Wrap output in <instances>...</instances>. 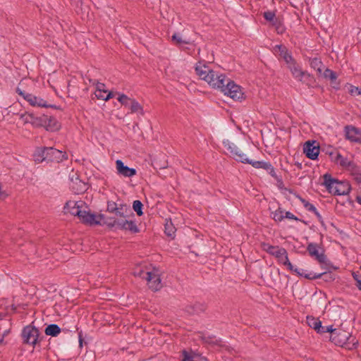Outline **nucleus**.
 Listing matches in <instances>:
<instances>
[{
  "label": "nucleus",
  "instance_id": "nucleus-48",
  "mask_svg": "<svg viewBox=\"0 0 361 361\" xmlns=\"http://www.w3.org/2000/svg\"><path fill=\"white\" fill-rule=\"evenodd\" d=\"M352 276L354 279V280L356 281V286L357 288L361 290V276L359 274L358 272L353 271L352 273Z\"/></svg>",
  "mask_w": 361,
  "mask_h": 361
},
{
  "label": "nucleus",
  "instance_id": "nucleus-42",
  "mask_svg": "<svg viewBox=\"0 0 361 361\" xmlns=\"http://www.w3.org/2000/svg\"><path fill=\"white\" fill-rule=\"evenodd\" d=\"M172 40L176 44H189L190 42L186 39H183L179 35V34L174 33L172 37Z\"/></svg>",
  "mask_w": 361,
  "mask_h": 361
},
{
  "label": "nucleus",
  "instance_id": "nucleus-34",
  "mask_svg": "<svg viewBox=\"0 0 361 361\" xmlns=\"http://www.w3.org/2000/svg\"><path fill=\"white\" fill-rule=\"evenodd\" d=\"M176 229L175 226L173 225L172 222L166 221L165 224V233L170 237H173L175 235Z\"/></svg>",
  "mask_w": 361,
  "mask_h": 361
},
{
  "label": "nucleus",
  "instance_id": "nucleus-10",
  "mask_svg": "<svg viewBox=\"0 0 361 361\" xmlns=\"http://www.w3.org/2000/svg\"><path fill=\"white\" fill-rule=\"evenodd\" d=\"M351 338L349 333L345 331L338 329L336 332L333 333V336H331V341L337 345L343 346L347 343H350L348 341Z\"/></svg>",
  "mask_w": 361,
  "mask_h": 361
},
{
  "label": "nucleus",
  "instance_id": "nucleus-24",
  "mask_svg": "<svg viewBox=\"0 0 361 361\" xmlns=\"http://www.w3.org/2000/svg\"><path fill=\"white\" fill-rule=\"evenodd\" d=\"M281 263L285 265L286 267H287V268L293 271V272H295V274H297L299 276H304V275H305L306 274H304L303 271H300L297 268H295L293 264L290 262L289 259H288V255L287 256H285V258L281 262Z\"/></svg>",
  "mask_w": 361,
  "mask_h": 361
},
{
  "label": "nucleus",
  "instance_id": "nucleus-21",
  "mask_svg": "<svg viewBox=\"0 0 361 361\" xmlns=\"http://www.w3.org/2000/svg\"><path fill=\"white\" fill-rule=\"evenodd\" d=\"M310 66L317 71V73L321 75L322 74V71L324 68V66L322 61L318 58H313L310 59Z\"/></svg>",
  "mask_w": 361,
  "mask_h": 361
},
{
  "label": "nucleus",
  "instance_id": "nucleus-25",
  "mask_svg": "<svg viewBox=\"0 0 361 361\" xmlns=\"http://www.w3.org/2000/svg\"><path fill=\"white\" fill-rule=\"evenodd\" d=\"M279 47V49H280L281 51V53H280V56L281 57H282L284 61H286V63H287V65H288L289 63H292L293 61H295L292 56L288 53L286 47H283L282 45H279V46H277Z\"/></svg>",
  "mask_w": 361,
  "mask_h": 361
},
{
  "label": "nucleus",
  "instance_id": "nucleus-28",
  "mask_svg": "<svg viewBox=\"0 0 361 361\" xmlns=\"http://www.w3.org/2000/svg\"><path fill=\"white\" fill-rule=\"evenodd\" d=\"M321 75L326 79H329L332 84L335 83L337 79L336 73L329 68H326Z\"/></svg>",
  "mask_w": 361,
  "mask_h": 361
},
{
  "label": "nucleus",
  "instance_id": "nucleus-56",
  "mask_svg": "<svg viewBox=\"0 0 361 361\" xmlns=\"http://www.w3.org/2000/svg\"><path fill=\"white\" fill-rule=\"evenodd\" d=\"M325 327L326 326H323L321 325V327H319V330H317V333H326V331H325Z\"/></svg>",
  "mask_w": 361,
  "mask_h": 361
},
{
  "label": "nucleus",
  "instance_id": "nucleus-20",
  "mask_svg": "<svg viewBox=\"0 0 361 361\" xmlns=\"http://www.w3.org/2000/svg\"><path fill=\"white\" fill-rule=\"evenodd\" d=\"M29 104L33 106H39V107H51V108H56L55 105L47 104V102L40 97H37L32 94V99L30 101Z\"/></svg>",
  "mask_w": 361,
  "mask_h": 361
},
{
  "label": "nucleus",
  "instance_id": "nucleus-51",
  "mask_svg": "<svg viewBox=\"0 0 361 361\" xmlns=\"http://www.w3.org/2000/svg\"><path fill=\"white\" fill-rule=\"evenodd\" d=\"M96 85V92H104V94L107 93V91L104 89L105 87V85L104 83L97 82Z\"/></svg>",
  "mask_w": 361,
  "mask_h": 361
},
{
  "label": "nucleus",
  "instance_id": "nucleus-2",
  "mask_svg": "<svg viewBox=\"0 0 361 361\" xmlns=\"http://www.w3.org/2000/svg\"><path fill=\"white\" fill-rule=\"evenodd\" d=\"M195 72L200 79L206 81L214 88H216V86L221 84L220 81L224 80V74H218L206 64L202 63L200 61L198 62L195 66Z\"/></svg>",
  "mask_w": 361,
  "mask_h": 361
},
{
  "label": "nucleus",
  "instance_id": "nucleus-27",
  "mask_svg": "<svg viewBox=\"0 0 361 361\" xmlns=\"http://www.w3.org/2000/svg\"><path fill=\"white\" fill-rule=\"evenodd\" d=\"M129 106L131 113L139 112L141 115L144 114L142 106L134 99L131 100Z\"/></svg>",
  "mask_w": 361,
  "mask_h": 361
},
{
  "label": "nucleus",
  "instance_id": "nucleus-29",
  "mask_svg": "<svg viewBox=\"0 0 361 361\" xmlns=\"http://www.w3.org/2000/svg\"><path fill=\"white\" fill-rule=\"evenodd\" d=\"M307 322L311 328L314 329V330H319V327H321V321L319 320V319H316L313 317H307Z\"/></svg>",
  "mask_w": 361,
  "mask_h": 361
},
{
  "label": "nucleus",
  "instance_id": "nucleus-7",
  "mask_svg": "<svg viewBox=\"0 0 361 361\" xmlns=\"http://www.w3.org/2000/svg\"><path fill=\"white\" fill-rule=\"evenodd\" d=\"M261 247L263 250L268 252L269 255L274 256L277 258L278 261L281 263L284 259L285 256L288 255L286 250L283 247L271 245L269 243H262Z\"/></svg>",
  "mask_w": 361,
  "mask_h": 361
},
{
  "label": "nucleus",
  "instance_id": "nucleus-23",
  "mask_svg": "<svg viewBox=\"0 0 361 361\" xmlns=\"http://www.w3.org/2000/svg\"><path fill=\"white\" fill-rule=\"evenodd\" d=\"M44 333L47 336H56L61 333V329L57 324H49L45 328Z\"/></svg>",
  "mask_w": 361,
  "mask_h": 361
},
{
  "label": "nucleus",
  "instance_id": "nucleus-46",
  "mask_svg": "<svg viewBox=\"0 0 361 361\" xmlns=\"http://www.w3.org/2000/svg\"><path fill=\"white\" fill-rule=\"evenodd\" d=\"M119 204L113 201L107 202V212L110 213H114V212L118 210V207Z\"/></svg>",
  "mask_w": 361,
  "mask_h": 361
},
{
  "label": "nucleus",
  "instance_id": "nucleus-60",
  "mask_svg": "<svg viewBox=\"0 0 361 361\" xmlns=\"http://www.w3.org/2000/svg\"><path fill=\"white\" fill-rule=\"evenodd\" d=\"M355 92L357 94H361V88L355 87Z\"/></svg>",
  "mask_w": 361,
  "mask_h": 361
},
{
  "label": "nucleus",
  "instance_id": "nucleus-64",
  "mask_svg": "<svg viewBox=\"0 0 361 361\" xmlns=\"http://www.w3.org/2000/svg\"><path fill=\"white\" fill-rule=\"evenodd\" d=\"M355 87H355L352 88V90H351V92H352V93H353V92H355Z\"/></svg>",
  "mask_w": 361,
  "mask_h": 361
},
{
  "label": "nucleus",
  "instance_id": "nucleus-31",
  "mask_svg": "<svg viewBox=\"0 0 361 361\" xmlns=\"http://www.w3.org/2000/svg\"><path fill=\"white\" fill-rule=\"evenodd\" d=\"M350 170L351 171V174L353 176L354 180L357 183H361V170L360 168L354 164Z\"/></svg>",
  "mask_w": 361,
  "mask_h": 361
},
{
  "label": "nucleus",
  "instance_id": "nucleus-4",
  "mask_svg": "<svg viewBox=\"0 0 361 361\" xmlns=\"http://www.w3.org/2000/svg\"><path fill=\"white\" fill-rule=\"evenodd\" d=\"M68 155L66 152L54 147H44L37 149L35 154V160L37 161H56L57 163L67 159Z\"/></svg>",
  "mask_w": 361,
  "mask_h": 361
},
{
  "label": "nucleus",
  "instance_id": "nucleus-52",
  "mask_svg": "<svg viewBox=\"0 0 361 361\" xmlns=\"http://www.w3.org/2000/svg\"><path fill=\"white\" fill-rule=\"evenodd\" d=\"M285 218L291 219V220H295V221H300V219H299L296 216H295L293 214H292L290 212H285L284 219Z\"/></svg>",
  "mask_w": 361,
  "mask_h": 361
},
{
  "label": "nucleus",
  "instance_id": "nucleus-37",
  "mask_svg": "<svg viewBox=\"0 0 361 361\" xmlns=\"http://www.w3.org/2000/svg\"><path fill=\"white\" fill-rule=\"evenodd\" d=\"M142 207L143 204L140 200H135L133 203V208L139 216L143 214Z\"/></svg>",
  "mask_w": 361,
  "mask_h": 361
},
{
  "label": "nucleus",
  "instance_id": "nucleus-8",
  "mask_svg": "<svg viewBox=\"0 0 361 361\" xmlns=\"http://www.w3.org/2000/svg\"><path fill=\"white\" fill-rule=\"evenodd\" d=\"M78 218L82 223L88 225H100L102 219H104V214L95 215L94 214L90 213V211L82 210L81 214L79 215Z\"/></svg>",
  "mask_w": 361,
  "mask_h": 361
},
{
  "label": "nucleus",
  "instance_id": "nucleus-26",
  "mask_svg": "<svg viewBox=\"0 0 361 361\" xmlns=\"http://www.w3.org/2000/svg\"><path fill=\"white\" fill-rule=\"evenodd\" d=\"M271 25L275 27V30L278 34H283L285 32V27L283 26L282 19L277 17Z\"/></svg>",
  "mask_w": 361,
  "mask_h": 361
},
{
  "label": "nucleus",
  "instance_id": "nucleus-18",
  "mask_svg": "<svg viewBox=\"0 0 361 361\" xmlns=\"http://www.w3.org/2000/svg\"><path fill=\"white\" fill-rule=\"evenodd\" d=\"M115 216L118 219H126L129 216L130 214H132V212L130 207L126 204H120L118 207V210L114 212Z\"/></svg>",
  "mask_w": 361,
  "mask_h": 361
},
{
  "label": "nucleus",
  "instance_id": "nucleus-40",
  "mask_svg": "<svg viewBox=\"0 0 361 361\" xmlns=\"http://www.w3.org/2000/svg\"><path fill=\"white\" fill-rule=\"evenodd\" d=\"M117 99L122 105L128 106L130 105V103L133 99L129 98L124 94H121L119 95Z\"/></svg>",
  "mask_w": 361,
  "mask_h": 361
},
{
  "label": "nucleus",
  "instance_id": "nucleus-9",
  "mask_svg": "<svg viewBox=\"0 0 361 361\" xmlns=\"http://www.w3.org/2000/svg\"><path fill=\"white\" fill-rule=\"evenodd\" d=\"M84 207H86V205L83 201L75 202L69 200L66 203L63 210L65 214L70 213L71 214L78 217L79 215L81 214L82 209Z\"/></svg>",
  "mask_w": 361,
  "mask_h": 361
},
{
  "label": "nucleus",
  "instance_id": "nucleus-57",
  "mask_svg": "<svg viewBox=\"0 0 361 361\" xmlns=\"http://www.w3.org/2000/svg\"><path fill=\"white\" fill-rule=\"evenodd\" d=\"M314 214L317 216L318 220L322 223V216L320 215V214L317 211Z\"/></svg>",
  "mask_w": 361,
  "mask_h": 361
},
{
  "label": "nucleus",
  "instance_id": "nucleus-61",
  "mask_svg": "<svg viewBox=\"0 0 361 361\" xmlns=\"http://www.w3.org/2000/svg\"><path fill=\"white\" fill-rule=\"evenodd\" d=\"M82 341H83V339H82V338L81 335L80 334V335H79V342H80V346H82Z\"/></svg>",
  "mask_w": 361,
  "mask_h": 361
},
{
  "label": "nucleus",
  "instance_id": "nucleus-38",
  "mask_svg": "<svg viewBox=\"0 0 361 361\" xmlns=\"http://www.w3.org/2000/svg\"><path fill=\"white\" fill-rule=\"evenodd\" d=\"M133 274L135 276H137L145 280H147V277H150V271H145L141 269L135 270L133 272Z\"/></svg>",
  "mask_w": 361,
  "mask_h": 361
},
{
  "label": "nucleus",
  "instance_id": "nucleus-55",
  "mask_svg": "<svg viewBox=\"0 0 361 361\" xmlns=\"http://www.w3.org/2000/svg\"><path fill=\"white\" fill-rule=\"evenodd\" d=\"M268 171H269V174H270L272 177H274V178H276V177H277L276 173V172H275V171H274V167L272 166V165H271V166H269V170H268Z\"/></svg>",
  "mask_w": 361,
  "mask_h": 361
},
{
  "label": "nucleus",
  "instance_id": "nucleus-32",
  "mask_svg": "<svg viewBox=\"0 0 361 361\" xmlns=\"http://www.w3.org/2000/svg\"><path fill=\"white\" fill-rule=\"evenodd\" d=\"M284 212L279 207L275 212H271V217L275 221H282L284 219Z\"/></svg>",
  "mask_w": 361,
  "mask_h": 361
},
{
  "label": "nucleus",
  "instance_id": "nucleus-19",
  "mask_svg": "<svg viewBox=\"0 0 361 361\" xmlns=\"http://www.w3.org/2000/svg\"><path fill=\"white\" fill-rule=\"evenodd\" d=\"M44 128L48 131L54 132L59 130L61 125L54 117L47 116Z\"/></svg>",
  "mask_w": 361,
  "mask_h": 361
},
{
  "label": "nucleus",
  "instance_id": "nucleus-12",
  "mask_svg": "<svg viewBox=\"0 0 361 361\" xmlns=\"http://www.w3.org/2000/svg\"><path fill=\"white\" fill-rule=\"evenodd\" d=\"M345 133L346 139L351 142L361 143V131L352 126L345 127Z\"/></svg>",
  "mask_w": 361,
  "mask_h": 361
},
{
  "label": "nucleus",
  "instance_id": "nucleus-5",
  "mask_svg": "<svg viewBox=\"0 0 361 361\" xmlns=\"http://www.w3.org/2000/svg\"><path fill=\"white\" fill-rule=\"evenodd\" d=\"M220 82L221 84L216 86V88L219 89L225 95H228L233 99L243 98V92L241 87L229 78H227L225 75L224 80H222Z\"/></svg>",
  "mask_w": 361,
  "mask_h": 361
},
{
  "label": "nucleus",
  "instance_id": "nucleus-44",
  "mask_svg": "<svg viewBox=\"0 0 361 361\" xmlns=\"http://www.w3.org/2000/svg\"><path fill=\"white\" fill-rule=\"evenodd\" d=\"M128 225V220L126 219H118L116 226L121 230H127V226Z\"/></svg>",
  "mask_w": 361,
  "mask_h": 361
},
{
  "label": "nucleus",
  "instance_id": "nucleus-14",
  "mask_svg": "<svg viewBox=\"0 0 361 361\" xmlns=\"http://www.w3.org/2000/svg\"><path fill=\"white\" fill-rule=\"evenodd\" d=\"M307 250L311 257H314L319 263H324L326 261V255L318 250V245L315 243H310L307 245Z\"/></svg>",
  "mask_w": 361,
  "mask_h": 361
},
{
  "label": "nucleus",
  "instance_id": "nucleus-13",
  "mask_svg": "<svg viewBox=\"0 0 361 361\" xmlns=\"http://www.w3.org/2000/svg\"><path fill=\"white\" fill-rule=\"evenodd\" d=\"M116 167L118 174L124 177H132L136 175V170L124 165V163L118 159L116 161Z\"/></svg>",
  "mask_w": 361,
  "mask_h": 361
},
{
  "label": "nucleus",
  "instance_id": "nucleus-22",
  "mask_svg": "<svg viewBox=\"0 0 361 361\" xmlns=\"http://www.w3.org/2000/svg\"><path fill=\"white\" fill-rule=\"evenodd\" d=\"M206 310V305L203 303L200 302H195L192 305L188 306L187 307V311L189 313H193V314H199L201 312H204Z\"/></svg>",
  "mask_w": 361,
  "mask_h": 361
},
{
  "label": "nucleus",
  "instance_id": "nucleus-47",
  "mask_svg": "<svg viewBox=\"0 0 361 361\" xmlns=\"http://www.w3.org/2000/svg\"><path fill=\"white\" fill-rule=\"evenodd\" d=\"M104 94H105L104 92H95V95L98 99H102L106 101L113 97V94L111 92L106 93V95Z\"/></svg>",
  "mask_w": 361,
  "mask_h": 361
},
{
  "label": "nucleus",
  "instance_id": "nucleus-33",
  "mask_svg": "<svg viewBox=\"0 0 361 361\" xmlns=\"http://www.w3.org/2000/svg\"><path fill=\"white\" fill-rule=\"evenodd\" d=\"M335 161L337 163H339L342 166H348L351 168L354 164L349 161L347 159L343 158L340 154H337L335 157Z\"/></svg>",
  "mask_w": 361,
  "mask_h": 361
},
{
  "label": "nucleus",
  "instance_id": "nucleus-1",
  "mask_svg": "<svg viewBox=\"0 0 361 361\" xmlns=\"http://www.w3.org/2000/svg\"><path fill=\"white\" fill-rule=\"evenodd\" d=\"M225 149L237 161L245 164H251L254 168L269 170L271 164L267 161H252L247 157V154L238 150L235 143L226 140L223 142Z\"/></svg>",
  "mask_w": 361,
  "mask_h": 361
},
{
  "label": "nucleus",
  "instance_id": "nucleus-17",
  "mask_svg": "<svg viewBox=\"0 0 361 361\" xmlns=\"http://www.w3.org/2000/svg\"><path fill=\"white\" fill-rule=\"evenodd\" d=\"M288 68L290 69L293 75L298 79L300 81H302V78L305 75L310 76V75L305 72L302 71L300 67L297 65L295 61L288 65Z\"/></svg>",
  "mask_w": 361,
  "mask_h": 361
},
{
  "label": "nucleus",
  "instance_id": "nucleus-49",
  "mask_svg": "<svg viewBox=\"0 0 361 361\" xmlns=\"http://www.w3.org/2000/svg\"><path fill=\"white\" fill-rule=\"evenodd\" d=\"M127 230L131 231L132 233H138L139 229L134 221H128V225L127 226Z\"/></svg>",
  "mask_w": 361,
  "mask_h": 361
},
{
  "label": "nucleus",
  "instance_id": "nucleus-41",
  "mask_svg": "<svg viewBox=\"0 0 361 361\" xmlns=\"http://www.w3.org/2000/svg\"><path fill=\"white\" fill-rule=\"evenodd\" d=\"M16 92L20 95L25 100H26L28 103L32 99V94L26 93L25 91L22 90L19 87H17L16 88Z\"/></svg>",
  "mask_w": 361,
  "mask_h": 361
},
{
  "label": "nucleus",
  "instance_id": "nucleus-53",
  "mask_svg": "<svg viewBox=\"0 0 361 361\" xmlns=\"http://www.w3.org/2000/svg\"><path fill=\"white\" fill-rule=\"evenodd\" d=\"M305 208L309 212H313L314 214L317 211L316 207L311 203H306Z\"/></svg>",
  "mask_w": 361,
  "mask_h": 361
},
{
  "label": "nucleus",
  "instance_id": "nucleus-50",
  "mask_svg": "<svg viewBox=\"0 0 361 361\" xmlns=\"http://www.w3.org/2000/svg\"><path fill=\"white\" fill-rule=\"evenodd\" d=\"M203 340L205 343L215 345H219L220 342V341L216 339L214 336L203 337Z\"/></svg>",
  "mask_w": 361,
  "mask_h": 361
},
{
  "label": "nucleus",
  "instance_id": "nucleus-63",
  "mask_svg": "<svg viewBox=\"0 0 361 361\" xmlns=\"http://www.w3.org/2000/svg\"><path fill=\"white\" fill-rule=\"evenodd\" d=\"M4 338H3L1 336V338H0V345H4Z\"/></svg>",
  "mask_w": 361,
  "mask_h": 361
},
{
  "label": "nucleus",
  "instance_id": "nucleus-39",
  "mask_svg": "<svg viewBox=\"0 0 361 361\" xmlns=\"http://www.w3.org/2000/svg\"><path fill=\"white\" fill-rule=\"evenodd\" d=\"M104 221V224H106L109 227H114L117 225L118 219L115 217H107L104 216V219H102Z\"/></svg>",
  "mask_w": 361,
  "mask_h": 361
},
{
  "label": "nucleus",
  "instance_id": "nucleus-36",
  "mask_svg": "<svg viewBox=\"0 0 361 361\" xmlns=\"http://www.w3.org/2000/svg\"><path fill=\"white\" fill-rule=\"evenodd\" d=\"M75 185H78V183L73 182L72 189L75 191L77 193H82L87 190L86 184L84 182L79 181L78 187H75Z\"/></svg>",
  "mask_w": 361,
  "mask_h": 361
},
{
  "label": "nucleus",
  "instance_id": "nucleus-62",
  "mask_svg": "<svg viewBox=\"0 0 361 361\" xmlns=\"http://www.w3.org/2000/svg\"><path fill=\"white\" fill-rule=\"evenodd\" d=\"M356 200H357V202L359 204H361V196H357V197H356Z\"/></svg>",
  "mask_w": 361,
  "mask_h": 361
},
{
  "label": "nucleus",
  "instance_id": "nucleus-16",
  "mask_svg": "<svg viewBox=\"0 0 361 361\" xmlns=\"http://www.w3.org/2000/svg\"><path fill=\"white\" fill-rule=\"evenodd\" d=\"M304 277L307 279H322L326 282H331L335 280V275L331 272H323L320 274H307Z\"/></svg>",
  "mask_w": 361,
  "mask_h": 361
},
{
  "label": "nucleus",
  "instance_id": "nucleus-43",
  "mask_svg": "<svg viewBox=\"0 0 361 361\" xmlns=\"http://www.w3.org/2000/svg\"><path fill=\"white\" fill-rule=\"evenodd\" d=\"M183 361H199L200 359L198 356L190 355L185 350H184L183 352Z\"/></svg>",
  "mask_w": 361,
  "mask_h": 361
},
{
  "label": "nucleus",
  "instance_id": "nucleus-58",
  "mask_svg": "<svg viewBox=\"0 0 361 361\" xmlns=\"http://www.w3.org/2000/svg\"><path fill=\"white\" fill-rule=\"evenodd\" d=\"M300 200L303 204V206L305 207L306 203H310L308 201L305 200V199L302 198L301 197H299Z\"/></svg>",
  "mask_w": 361,
  "mask_h": 361
},
{
  "label": "nucleus",
  "instance_id": "nucleus-35",
  "mask_svg": "<svg viewBox=\"0 0 361 361\" xmlns=\"http://www.w3.org/2000/svg\"><path fill=\"white\" fill-rule=\"evenodd\" d=\"M34 114L24 113L20 115V119L24 123H30L33 126L34 123Z\"/></svg>",
  "mask_w": 361,
  "mask_h": 361
},
{
  "label": "nucleus",
  "instance_id": "nucleus-6",
  "mask_svg": "<svg viewBox=\"0 0 361 361\" xmlns=\"http://www.w3.org/2000/svg\"><path fill=\"white\" fill-rule=\"evenodd\" d=\"M39 336V330L31 324L25 326L21 334L23 343L32 345V346H35L38 343Z\"/></svg>",
  "mask_w": 361,
  "mask_h": 361
},
{
  "label": "nucleus",
  "instance_id": "nucleus-11",
  "mask_svg": "<svg viewBox=\"0 0 361 361\" xmlns=\"http://www.w3.org/2000/svg\"><path fill=\"white\" fill-rule=\"evenodd\" d=\"M315 142L307 141L305 143L303 151L306 157L310 159L315 160L317 159L319 153V147L314 145Z\"/></svg>",
  "mask_w": 361,
  "mask_h": 361
},
{
  "label": "nucleus",
  "instance_id": "nucleus-3",
  "mask_svg": "<svg viewBox=\"0 0 361 361\" xmlns=\"http://www.w3.org/2000/svg\"><path fill=\"white\" fill-rule=\"evenodd\" d=\"M323 185L326 190L334 195H345L350 193L351 188L347 181H339L329 173L323 176Z\"/></svg>",
  "mask_w": 361,
  "mask_h": 361
},
{
  "label": "nucleus",
  "instance_id": "nucleus-15",
  "mask_svg": "<svg viewBox=\"0 0 361 361\" xmlns=\"http://www.w3.org/2000/svg\"><path fill=\"white\" fill-rule=\"evenodd\" d=\"M149 288L154 291H157L161 288L160 276L155 272L150 271V277L147 280Z\"/></svg>",
  "mask_w": 361,
  "mask_h": 361
},
{
  "label": "nucleus",
  "instance_id": "nucleus-54",
  "mask_svg": "<svg viewBox=\"0 0 361 361\" xmlns=\"http://www.w3.org/2000/svg\"><path fill=\"white\" fill-rule=\"evenodd\" d=\"M325 331H326V332H330L331 333V336H333V333L336 332L338 331V329H333L332 326H326L325 327Z\"/></svg>",
  "mask_w": 361,
  "mask_h": 361
},
{
  "label": "nucleus",
  "instance_id": "nucleus-59",
  "mask_svg": "<svg viewBox=\"0 0 361 361\" xmlns=\"http://www.w3.org/2000/svg\"><path fill=\"white\" fill-rule=\"evenodd\" d=\"M9 332H10V330H9V329H8V330H6V331H4V333H3V334H2V337H3V338H5V337H6V336L9 334Z\"/></svg>",
  "mask_w": 361,
  "mask_h": 361
},
{
  "label": "nucleus",
  "instance_id": "nucleus-30",
  "mask_svg": "<svg viewBox=\"0 0 361 361\" xmlns=\"http://www.w3.org/2000/svg\"><path fill=\"white\" fill-rule=\"evenodd\" d=\"M47 115H42L40 116H36L34 115V123L33 126L35 128L44 127L47 121Z\"/></svg>",
  "mask_w": 361,
  "mask_h": 361
},
{
  "label": "nucleus",
  "instance_id": "nucleus-45",
  "mask_svg": "<svg viewBox=\"0 0 361 361\" xmlns=\"http://www.w3.org/2000/svg\"><path fill=\"white\" fill-rule=\"evenodd\" d=\"M263 16L267 21L270 22L271 23L274 22L276 18H277L275 13L270 11L264 12L263 13Z\"/></svg>",
  "mask_w": 361,
  "mask_h": 361
}]
</instances>
